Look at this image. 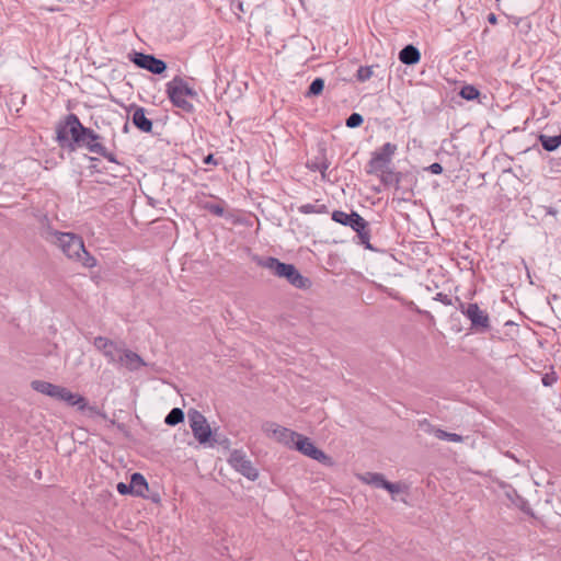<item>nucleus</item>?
<instances>
[{"instance_id": "obj_1", "label": "nucleus", "mask_w": 561, "mask_h": 561, "mask_svg": "<svg viewBox=\"0 0 561 561\" xmlns=\"http://www.w3.org/2000/svg\"><path fill=\"white\" fill-rule=\"evenodd\" d=\"M41 236L49 243L57 245L62 253L83 267L92 268L96 265V259L84 248L81 237L72 232H60L50 227L43 228Z\"/></svg>"}, {"instance_id": "obj_2", "label": "nucleus", "mask_w": 561, "mask_h": 561, "mask_svg": "<svg viewBox=\"0 0 561 561\" xmlns=\"http://www.w3.org/2000/svg\"><path fill=\"white\" fill-rule=\"evenodd\" d=\"M259 265L270 270L275 276L286 278L296 288L304 289L310 286V280L302 276L293 264L283 263L275 257L268 256L261 260Z\"/></svg>"}, {"instance_id": "obj_3", "label": "nucleus", "mask_w": 561, "mask_h": 561, "mask_svg": "<svg viewBox=\"0 0 561 561\" xmlns=\"http://www.w3.org/2000/svg\"><path fill=\"white\" fill-rule=\"evenodd\" d=\"M85 129L76 114H69L56 129L57 140L62 148L75 150Z\"/></svg>"}, {"instance_id": "obj_4", "label": "nucleus", "mask_w": 561, "mask_h": 561, "mask_svg": "<svg viewBox=\"0 0 561 561\" xmlns=\"http://www.w3.org/2000/svg\"><path fill=\"white\" fill-rule=\"evenodd\" d=\"M332 220L352 228L357 233L359 243L363 244L366 249H373L371 244L369 243L370 230L368 228V222L358 213L351 211L347 214L342 210H334L332 213Z\"/></svg>"}, {"instance_id": "obj_5", "label": "nucleus", "mask_w": 561, "mask_h": 561, "mask_svg": "<svg viewBox=\"0 0 561 561\" xmlns=\"http://www.w3.org/2000/svg\"><path fill=\"white\" fill-rule=\"evenodd\" d=\"M101 139L102 137L99 134L87 127L83 136H81L80 142L77 145V148H84L89 152L104 157L106 160L117 165V169L114 170L117 174L125 176L127 168L116 160L114 153L107 151V149L102 145Z\"/></svg>"}, {"instance_id": "obj_6", "label": "nucleus", "mask_w": 561, "mask_h": 561, "mask_svg": "<svg viewBox=\"0 0 561 561\" xmlns=\"http://www.w3.org/2000/svg\"><path fill=\"white\" fill-rule=\"evenodd\" d=\"M167 94L176 107H180L185 112L193 111V104L185 98L195 96L196 92L181 77L176 76L167 83Z\"/></svg>"}, {"instance_id": "obj_7", "label": "nucleus", "mask_w": 561, "mask_h": 561, "mask_svg": "<svg viewBox=\"0 0 561 561\" xmlns=\"http://www.w3.org/2000/svg\"><path fill=\"white\" fill-rule=\"evenodd\" d=\"M397 149V145L391 142L382 145V147L373 152V156L366 167V172L368 174L383 173L386 169L389 168Z\"/></svg>"}, {"instance_id": "obj_8", "label": "nucleus", "mask_w": 561, "mask_h": 561, "mask_svg": "<svg viewBox=\"0 0 561 561\" xmlns=\"http://www.w3.org/2000/svg\"><path fill=\"white\" fill-rule=\"evenodd\" d=\"M461 313L470 321L471 329L476 332H486L491 328L490 317L478 304L460 305Z\"/></svg>"}, {"instance_id": "obj_9", "label": "nucleus", "mask_w": 561, "mask_h": 561, "mask_svg": "<svg viewBox=\"0 0 561 561\" xmlns=\"http://www.w3.org/2000/svg\"><path fill=\"white\" fill-rule=\"evenodd\" d=\"M94 347L102 353L107 363L116 365L125 350L124 343H117L105 336H96L93 340Z\"/></svg>"}, {"instance_id": "obj_10", "label": "nucleus", "mask_w": 561, "mask_h": 561, "mask_svg": "<svg viewBox=\"0 0 561 561\" xmlns=\"http://www.w3.org/2000/svg\"><path fill=\"white\" fill-rule=\"evenodd\" d=\"M129 60L138 68L145 69L153 75H161L167 70V64L162 59L139 51L129 54Z\"/></svg>"}, {"instance_id": "obj_11", "label": "nucleus", "mask_w": 561, "mask_h": 561, "mask_svg": "<svg viewBox=\"0 0 561 561\" xmlns=\"http://www.w3.org/2000/svg\"><path fill=\"white\" fill-rule=\"evenodd\" d=\"M188 421L194 437L199 444H206L210 442L211 428L207 423L206 417L196 410L188 411Z\"/></svg>"}, {"instance_id": "obj_12", "label": "nucleus", "mask_w": 561, "mask_h": 561, "mask_svg": "<svg viewBox=\"0 0 561 561\" xmlns=\"http://www.w3.org/2000/svg\"><path fill=\"white\" fill-rule=\"evenodd\" d=\"M228 461L232 466V468H234L238 472H240L249 480L254 481L257 479L259 472L244 451L239 449L231 451Z\"/></svg>"}, {"instance_id": "obj_13", "label": "nucleus", "mask_w": 561, "mask_h": 561, "mask_svg": "<svg viewBox=\"0 0 561 561\" xmlns=\"http://www.w3.org/2000/svg\"><path fill=\"white\" fill-rule=\"evenodd\" d=\"M262 431L267 436L273 437L274 439L286 446H293L298 436V433L289 428L283 427L275 422H265L262 425Z\"/></svg>"}, {"instance_id": "obj_14", "label": "nucleus", "mask_w": 561, "mask_h": 561, "mask_svg": "<svg viewBox=\"0 0 561 561\" xmlns=\"http://www.w3.org/2000/svg\"><path fill=\"white\" fill-rule=\"evenodd\" d=\"M293 446L302 455L311 459H314L319 462H325L327 460H329V457L322 450L316 447L310 438L301 434H298Z\"/></svg>"}, {"instance_id": "obj_15", "label": "nucleus", "mask_w": 561, "mask_h": 561, "mask_svg": "<svg viewBox=\"0 0 561 561\" xmlns=\"http://www.w3.org/2000/svg\"><path fill=\"white\" fill-rule=\"evenodd\" d=\"M362 480L365 483L370 484L377 489H385L392 495L400 493L403 490V486L401 483L389 482L385 479L383 474L377 473V472H366L362 477Z\"/></svg>"}, {"instance_id": "obj_16", "label": "nucleus", "mask_w": 561, "mask_h": 561, "mask_svg": "<svg viewBox=\"0 0 561 561\" xmlns=\"http://www.w3.org/2000/svg\"><path fill=\"white\" fill-rule=\"evenodd\" d=\"M116 365L123 366L130 371H137L147 364L137 353L125 347Z\"/></svg>"}, {"instance_id": "obj_17", "label": "nucleus", "mask_w": 561, "mask_h": 561, "mask_svg": "<svg viewBox=\"0 0 561 561\" xmlns=\"http://www.w3.org/2000/svg\"><path fill=\"white\" fill-rule=\"evenodd\" d=\"M57 400L64 401L70 407H77L80 411H84L87 408V399L79 393L71 392L66 387L61 388Z\"/></svg>"}, {"instance_id": "obj_18", "label": "nucleus", "mask_w": 561, "mask_h": 561, "mask_svg": "<svg viewBox=\"0 0 561 561\" xmlns=\"http://www.w3.org/2000/svg\"><path fill=\"white\" fill-rule=\"evenodd\" d=\"M31 387L33 390L54 399H58V396L62 388V386L54 385L51 382L44 380H33L31 382Z\"/></svg>"}, {"instance_id": "obj_19", "label": "nucleus", "mask_w": 561, "mask_h": 561, "mask_svg": "<svg viewBox=\"0 0 561 561\" xmlns=\"http://www.w3.org/2000/svg\"><path fill=\"white\" fill-rule=\"evenodd\" d=\"M133 124L144 133H150L152 130V122L146 116L144 107H137L131 117Z\"/></svg>"}, {"instance_id": "obj_20", "label": "nucleus", "mask_w": 561, "mask_h": 561, "mask_svg": "<svg viewBox=\"0 0 561 561\" xmlns=\"http://www.w3.org/2000/svg\"><path fill=\"white\" fill-rule=\"evenodd\" d=\"M420 50L413 45H407L399 53V60L408 66L415 65L420 61Z\"/></svg>"}, {"instance_id": "obj_21", "label": "nucleus", "mask_w": 561, "mask_h": 561, "mask_svg": "<svg viewBox=\"0 0 561 561\" xmlns=\"http://www.w3.org/2000/svg\"><path fill=\"white\" fill-rule=\"evenodd\" d=\"M129 489H131V494L137 496H146V492L148 491V483L145 477L139 472L133 473L130 477Z\"/></svg>"}, {"instance_id": "obj_22", "label": "nucleus", "mask_w": 561, "mask_h": 561, "mask_svg": "<svg viewBox=\"0 0 561 561\" xmlns=\"http://www.w3.org/2000/svg\"><path fill=\"white\" fill-rule=\"evenodd\" d=\"M542 148L547 151H554L561 146V133L557 136H548L545 134L538 137Z\"/></svg>"}, {"instance_id": "obj_23", "label": "nucleus", "mask_w": 561, "mask_h": 561, "mask_svg": "<svg viewBox=\"0 0 561 561\" xmlns=\"http://www.w3.org/2000/svg\"><path fill=\"white\" fill-rule=\"evenodd\" d=\"M298 211L305 215L310 214H328V207L324 204H320L319 201H316L313 204H304L298 207Z\"/></svg>"}, {"instance_id": "obj_24", "label": "nucleus", "mask_w": 561, "mask_h": 561, "mask_svg": "<svg viewBox=\"0 0 561 561\" xmlns=\"http://www.w3.org/2000/svg\"><path fill=\"white\" fill-rule=\"evenodd\" d=\"M224 204H225L224 201H220L219 203L199 202V206L203 209L208 210L209 213H211L218 217H222L225 214Z\"/></svg>"}, {"instance_id": "obj_25", "label": "nucleus", "mask_w": 561, "mask_h": 561, "mask_svg": "<svg viewBox=\"0 0 561 561\" xmlns=\"http://www.w3.org/2000/svg\"><path fill=\"white\" fill-rule=\"evenodd\" d=\"M184 420V412L180 408H173L164 419L165 424L175 426Z\"/></svg>"}, {"instance_id": "obj_26", "label": "nucleus", "mask_w": 561, "mask_h": 561, "mask_svg": "<svg viewBox=\"0 0 561 561\" xmlns=\"http://www.w3.org/2000/svg\"><path fill=\"white\" fill-rule=\"evenodd\" d=\"M324 89V80L322 78H316L306 93V96H317L322 93Z\"/></svg>"}, {"instance_id": "obj_27", "label": "nucleus", "mask_w": 561, "mask_h": 561, "mask_svg": "<svg viewBox=\"0 0 561 561\" xmlns=\"http://www.w3.org/2000/svg\"><path fill=\"white\" fill-rule=\"evenodd\" d=\"M425 426H426V428L424 431L426 433L434 435L436 438H438L440 440L448 442L449 432H446L442 428H437L430 423H425Z\"/></svg>"}, {"instance_id": "obj_28", "label": "nucleus", "mask_w": 561, "mask_h": 561, "mask_svg": "<svg viewBox=\"0 0 561 561\" xmlns=\"http://www.w3.org/2000/svg\"><path fill=\"white\" fill-rule=\"evenodd\" d=\"M373 66H360L357 70L356 78L360 82L369 80L374 76Z\"/></svg>"}, {"instance_id": "obj_29", "label": "nucleus", "mask_w": 561, "mask_h": 561, "mask_svg": "<svg viewBox=\"0 0 561 561\" xmlns=\"http://www.w3.org/2000/svg\"><path fill=\"white\" fill-rule=\"evenodd\" d=\"M459 94L462 99L472 101L479 96V91L473 85H465Z\"/></svg>"}, {"instance_id": "obj_30", "label": "nucleus", "mask_w": 561, "mask_h": 561, "mask_svg": "<svg viewBox=\"0 0 561 561\" xmlns=\"http://www.w3.org/2000/svg\"><path fill=\"white\" fill-rule=\"evenodd\" d=\"M364 122V118L360 114L358 113H352L347 118H346V126L348 128H356V127H359Z\"/></svg>"}, {"instance_id": "obj_31", "label": "nucleus", "mask_w": 561, "mask_h": 561, "mask_svg": "<svg viewBox=\"0 0 561 561\" xmlns=\"http://www.w3.org/2000/svg\"><path fill=\"white\" fill-rule=\"evenodd\" d=\"M378 175L381 176V181L385 183V184H390L392 183L393 181L398 184L399 183V175L396 174L392 170H390L389 168L386 169V171L383 173H379Z\"/></svg>"}, {"instance_id": "obj_32", "label": "nucleus", "mask_w": 561, "mask_h": 561, "mask_svg": "<svg viewBox=\"0 0 561 561\" xmlns=\"http://www.w3.org/2000/svg\"><path fill=\"white\" fill-rule=\"evenodd\" d=\"M434 299L444 304L445 306L453 305L451 298L444 293H437Z\"/></svg>"}, {"instance_id": "obj_33", "label": "nucleus", "mask_w": 561, "mask_h": 561, "mask_svg": "<svg viewBox=\"0 0 561 561\" xmlns=\"http://www.w3.org/2000/svg\"><path fill=\"white\" fill-rule=\"evenodd\" d=\"M117 491H118V493H121L123 495L131 493V489H129V484H126L124 482H119L117 484Z\"/></svg>"}, {"instance_id": "obj_34", "label": "nucleus", "mask_w": 561, "mask_h": 561, "mask_svg": "<svg viewBox=\"0 0 561 561\" xmlns=\"http://www.w3.org/2000/svg\"><path fill=\"white\" fill-rule=\"evenodd\" d=\"M428 170L433 174H440L443 172V167L439 163L435 162L428 167Z\"/></svg>"}, {"instance_id": "obj_35", "label": "nucleus", "mask_w": 561, "mask_h": 561, "mask_svg": "<svg viewBox=\"0 0 561 561\" xmlns=\"http://www.w3.org/2000/svg\"><path fill=\"white\" fill-rule=\"evenodd\" d=\"M463 437L459 434H456V433H449V436H448V442H453V443H462L463 442Z\"/></svg>"}, {"instance_id": "obj_36", "label": "nucleus", "mask_w": 561, "mask_h": 561, "mask_svg": "<svg viewBox=\"0 0 561 561\" xmlns=\"http://www.w3.org/2000/svg\"><path fill=\"white\" fill-rule=\"evenodd\" d=\"M85 410H88L91 415L104 416V414L96 407H91L87 404Z\"/></svg>"}, {"instance_id": "obj_37", "label": "nucleus", "mask_w": 561, "mask_h": 561, "mask_svg": "<svg viewBox=\"0 0 561 561\" xmlns=\"http://www.w3.org/2000/svg\"><path fill=\"white\" fill-rule=\"evenodd\" d=\"M204 163L205 164H214V165H217L218 164V161L214 158V154L213 153H209L208 156H206L204 158Z\"/></svg>"}, {"instance_id": "obj_38", "label": "nucleus", "mask_w": 561, "mask_h": 561, "mask_svg": "<svg viewBox=\"0 0 561 561\" xmlns=\"http://www.w3.org/2000/svg\"><path fill=\"white\" fill-rule=\"evenodd\" d=\"M556 381V378L550 376V375H546L543 378H542V383L543 386H551L553 382Z\"/></svg>"}, {"instance_id": "obj_39", "label": "nucleus", "mask_w": 561, "mask_h": 561, "mask_svg": "<svg viewBox=\"0 0 561 561\" xmlns=\"http://www.w3.org/2000/svg\"><path fill=\"white\" fill-rule=\"evenodd\" d=\"M488 22H489L490 24H496V22H497V18H496V15H495L494 13H490V14L488 15Z\"/></svg>"}, {"instance_id": "obj_40", "label": "nucleus", "mask_w": 561, "mask_h": 561, "mask_svg": "<svg viewBox=\"0 0 561 561\" xmlns=\"http://www.w3.org/2000/svg\"><path fill=\"white\" fill-rule=\"evenodd\" d=\"M49 11L54 12V11H59V9L57 8H48Z\"/></svg>"}]
</instances>
